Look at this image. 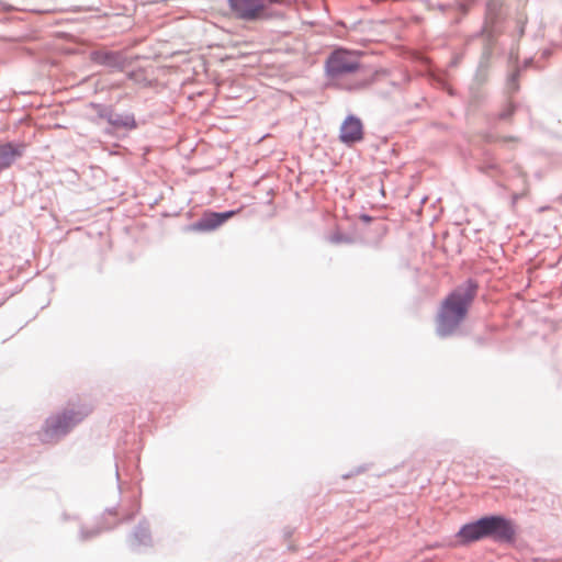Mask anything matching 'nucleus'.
Wrapping results in <instances>:
<instances>
[{
	"instance_id": "f03ea898",
	"label": "nucleus",
	"mask_w": 562,
	"mask_h": 562,
	"mask_svg": "<svg viewBox=\"0 0 562 562\" xmlns=\"http://www.w3.org/2000/svg\"><path fill=\"white\" fill-rule=\"evenodd\" d=\"M86 414L66 411L47 418L43 428V441L50 442L53 439L67 434L76 424L83 419Z\"/></svg>"
},
{
	"instance_id": "20e7f679",
	"label": "nucleus",
	"mask_w": 562,
	"mask_h": 562,
	"mask_svg": "<svg viewBox=\"0 0 562 562\" xmlns=\"http://www.w3.org/2000/svg\"><path fill=\"white\" fill-rule=\"evenodd\" d=\"M228 3L237 19L257 21L266 18V0H228Z\"/></svg>"
},
{
	"instance_id": "423d86ee",
	"label": "nucleus",
	"mask_w": 562,
	"mask_h": 562,
	"mask_svg": "<svg viewBox=\"0 0 562 562\" xmlns=\"http://www.w3.org/2000/svg\"><path fill=\"white\" fill-rule=\"evenodd\" d=\"M457 537L460 539L461 544H467L487 537L485 517L462 526V528L457 533Z\"/></svg>"
},
{
	"instance_id": "7ed1b4c3",
	"label": "nucleus",
	"mask_w": 562,
	"mask_h": 562,
	"mask_svg": "<svg viewBox=\"0 0 562 562\" xmlns=\"http://www.w3.org/2000/svg\"><path fill=\"white\" fill-rule=\"evenodd\" d=\"M359 54L346 49L335 50L327 60V70L331 76L355 72L360 67Z\"/></svg>"
},
{
	"instance_id": "9d476101",
	"label": "nucleus",
	"mask_w": 562,
	"mask_h": 562,
	"mask_svg": "<svg viewBox=\"0 0 562 562\" xmlns=\"http://www.w3.org/2000/svg\"><path fill=\"white\" fill-rule=\"evenodd\" d=\"M91 59L99 65L114 67L119 65L120 56L116 53L97 50L91 53Z\"/></svg>"
},
{
	"instance_id": "1a4fd4ad",
	"label": "nucleus",
	"mask_w": 562,
	"mask_h": 562,
	"mask_svg": "<svg viewBox=\"0 0 562 562\" xmlns=\"http://www.w3.org/2000/svg\"><path fill=\"white\" fill-rule=\"evenodd\" d=\"M22 153L23 146H14L10 143L0 145V172L9 168L22 156Z\"/></svg>"
},
{
	"instance_id": "0eeeda50",
	"label": "nucleus",
	"mask_w": 562,
	"mask_h": 562,
	"mask_svg": "<svg viewBox=\"0 0 562 562\" xmlns=\"http://www.w3.org/2000/svg\"><path fill=\"white\" fill-rule=\"evenodd\" d=\"M363 137V127L359 119L350 115L340 127V139L342 143L352 144L361 140Z\"/></svg>"
},
{
	"instance_id": "9b49d317",
	"label": "nucleus",
	"mask_w": 562,
	"mask_h": 562,
	"mask_svg": "<svg viewBox=\"0 0 562 562\" xmlns=\"http://www.w3.org/2000/svg\"><path fill=\"white\" fill-rule=\"evenodd\" d=\"M108 121L115 128L134 130L137 126L133 114L110 115Z\"/></svg>"
},
{
	"instance_id": "f257e3e1",
	"label": "nucleus",
	"mask_w": 562,
	"mask_h": 562,
	"mask_svg": "<svg viewBox=\"0 0 562 562\" xmlns=\"http://www.w3.org/2000/svg\"><path fill=\"white\" fill-rule=\"evenodd\" d=\"M476 289V284L469 280L443 300L437 318L439 335L447 336L452 334L464 321L468 310L475 297Z\"/></svg>"
},
{
	"instance_id": "39448f33",
	"label": "nucleus",
	"mask_w": 562,
	"mask_h": 562,
	"mask_svg": "<svg viewBox=\"0 0 562 562\" xmlns=\"http://www.w3.org/2000/svg\"><path fill=\"white\" fill-rule=\"evenodd\" d=\"M485 526L487 537H493L497 540L510 541L515 537V528L510 520L501 516L485 517Z\"/></svg>"
},
{
	"instance_id": "6e6552de",
	"label": "nucleus",
	"mask_w": 562,
	"mask_h": 562,
	"mask_svg": "<svg viewBox=\"0 0 562 562\" xmlns=\"http://www.w3.org/2000/svg\"><path fill=\"white\" fill-rule=\"evenodd\" d=\"M236 214L235 211L225 213H207L199 222L193 225V229L209 232L221 226L225 221Z\"/></svg>"
}]
</instances>
